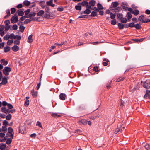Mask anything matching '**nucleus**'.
Masks as SVG:
<instances>
[{"mask_svg": "<svg viewBox=\"0 0 150 150\" xmlns=\"http://www.w3.org/2000/svg\"><path fill=\"white\" fill-rule=\"evenodd\" d=\"M125 127L124 125L122 126L120 124L117 125V128H116L114 132V133L117 134L119 132H121L123 130H124Z\"/></svg>", "mask_w": 150, "mask_h": 150, "instance_id": "f257e3e1", "label": "nucleus"}, {"mask_svg": "<svg viewBox=\"0 0 150 150\" xmlns=\"http://www.w3.org/2000/svg\"><path fill=\"white\" fill-rule=\"evenodd\" d=\"M147 19L145 18L144 15H142L139 16L138 18V21L140 23H142L148 22Z\"/></svg>", "mask_w": 150, "mask_h": 150, "instance_id": "f03ea898", "label": "nucleus"}, {"mask_svg": "<svg viewBox=\"0 0 150 150\" xmlns=\"http://www.w3.org/2000/svg\"><path fill=\"white\" fill-rule=\"evenodd\" d=\"M18 21V16L17 15L15 14L11 19V22L13 24L16 23Z\"/></svg>", "mask_w": 150, "mask_h": 150, "instance_id": "7ed1b4c3", "label": "nucleus"}, {"mask_svg": "<svg viewBox=\"0 0 150 150\" xmlns=\"http://www.w3.org/2000/svg\"><path fill=\"white\" fill-rule=\"evenodd\" d=\"M11 70L10 67H5L3 69V72L4 74L6 76H8L9 75V72L11 71Z\"/></svg>", "mask_w": 150, "mask_h": 150, "instance_id": "20e7f679", "label": "nucleus"}, {"mask_svg": "<svg viewBox=\"0 0 150 150\" xmlns=\"http://www.w3.org/2000/svg\"><path fill=\"white\" fill-rule=\"evenodd\" d=\"M44 17L47 19H52L53 18L54 16L52 14H50L48 11H46L44 15Z\"/></svg>", "mask_w": 150, "mask_h": 150, "instance_id": "39448f33", "label": "nucleus"}, {"mask_svg": "<svg viewBox=\"0 0 150 150\" xmlns=\"http://www.w3.org/2000/svg\"><path fill=\"white\" fill-rule=\"evenodd\" d=\"M144 87L147 89H149L150 88V81L149 80H146L144 83Z\"/></svg>", "mask_w": 150, "mask_h": 150, "instance_id": "423d86ee", "label": "nucleus"}, {"mask_svg": "<svg viewBox=\"0 0 150 150\" xmlns=\"http://www.w3.org/2000/svg\"><path fill=\"white\" fill-rule=\"evenodd\" d=\"M82 6L86 7V8H91L90 6H88V3L86 1H84L81 3H80Z\"/></svg>", "mask_w": 150, "mask_h": 150, "instance_id": "0eeeda50", "label": "nucleus"}, {"mask_svg": "<svg viewBox=\"0 0 150 150\" xmlns=\"http://www.w3.org/2000/svg\"><path fill=\"white\" fill-rule=\"evenodd\" d=\"M8 133L11 134L9 137H11L12 138H13L14 134L13 129L11 127H9L8 128Z\"/></svg>", "mask_w": 150, "mask_h": 150, "instance_id": "6e6552de", "label": "nucleus"}, {"mask_svg": "<svg viewBox=\"0 0 150 150\" xmlns=\"http://www.w3.org/2000/svg\"><path fill=\"white\" fill-rule=\"evenodd\" d=\"M88 3V6H90L91 7V6H94L96 3V1L94 0H91Z\"/></svg>", "mask_w": 150, "mask_h": 150, "instance_id": "1a4fd4ad", "label": "nucleus"}, {"mask_svg": "<svg viewBox=\"0 0 150 150\" xmlns=\"http://www.w3.org/2000/svg\"><path fill=\"white\" fill-rule=\"evenodd\" d=\"M122 8L124 9L125 11H126L127 9L128 8V7H127L128 4L127 3V2H122Z\"/></svg>", "mask_w": 150, "mask_h": 150, "instance_id": "9d476101", "label": "nucleus"}, {"mask_svg": "<svg viewBox=\"0 0 150 150\" xmlns=\"http://www.w3.org/2000/svg\"><path fill=\"white\" fill-rule=\"evenodd\" d=\"M19 132L22 134L24 133V131L25 130V128L23 126H20L19 128Z\"/></svg>", "mask_w": 150, "mask_h": 150, "instance_id": "9b49d317", "label": "nucleus"}, {"mask_svg": "<svg viewBox=\"0 0 150 150\" xmlns=\"http://www.w3.org/2000/svg\"><path fill=\"white\" fill-rule=\"evenodd\" d=\"M59 97L62 100H64L66 97V95L64 93H61L59 95Z\"/></svg>", "mask_w": 150, "mask_h": 150, "instance_id": "f8f14e48", "label": "nucleus"}, {"mask_svg": "<svg viewBox=\"0 0 150 150\" xmlns=\"http://www.w3.org/2000/svg\"><path fill=\"white\" fill-rule=\"evenodd\" d=\"M86 8V10L84 11L83 13L84 14H88L91 13V11L90 9H91V10L93 9L91 7V8Z\"/></svg>", "mask_w": 150, "mask_h": 150, "instance_id": "ddd939ff", "label": "nucleus"}, {"mask_svg": "<svg viewBox=\"0 0 150 150\" xmlns=\"http://www.w3.org/2000/svg\"><path fill=\"white\" fill-rule=\"evenodd\" d=\"M23 9H20L18 10L17 13H18L19 16H22L24 15V12L23 11Z\"/></svg>", "mask_w": 150, "mask_h": 150, "instance_id": "4468645a", "label": "nucleus"}, {"mask_svg": "<svg viewBox=\"0 0 150 150\" xmlns=\"http://www.w3.org/2000/svg\"><path fill=\"white\" fill-rule=\"evenodd\" d=\"M7 78H8V77H4L2 79V82H1V83L2 84L5 85L7 83Z\"/></svg>", "mask_w": 150, "mask_h": 150, "instance_id": "2eb2a0df", "label": "nucleus"}, {"mask_svg": "<svg viewBox=\"0 0 150 150\" xmlns=\"http://www.w3.org/2000/svg\"><path fill=\"white\" fill-rule=\"evenodd\" d=\"M53 0H50L49 1L46 2L48 6H50L52 7H54L55 5L52 3Z\"/></svg>", "mask_w": 150, "mask_h": 150, "instance_id": "dca6fc26", "label": "nucleus"}, {"mask_svg": "<svg viewBox=\"0 0 150 150\" xmlns=\"http://www.w3.org/2000/svg\"><path fill=\"white\" fill-rule=\"evenodd\" d=\"M61 115L59 113H52L51 114V116L54 117H59L61 116Z\"/></svg>", "mask_w": 150, "mask_h": 150, "instance_id": "f3484780", "label": "nucleus"}, {"mask_svg": "<svg viewBox=\"0 0 150 150\" xmlns=\"http://www.w3.org/2000/svg\"><path fill=\"white\" fill-rule=\"evenodd\" d=\"M18 25L20 26L19 28L20 31L22 33L23 32L25 29V27L21 25L20 23H18Z\"/></svg>", "mask_w": 150, "mask_h": 150, "instance_id": "a211bd4d", "label": "nucleus"}, {"mask_svg": "<svg viewBox=\"0 0 150 150\" xmlns=\"http://www.w3.org/2000/svg\"><path fill=\"white\" fill-rule=\"evenodd\" d=\"M75 9L78 10H81V5L80 3H78L77 5H76L75 6Z\"/></svg>", "mask_w": 150, "mask_h": 150, "instance_id": "6ab92c4d", "label": "nucleus"}, {"mask_svg": "<svg viewBox=\"0 0 150 150\" xmlns=\"http://www.w3.org/2000/svg\"><path fill=\"white\" fill-rule=\"evenodd\" d=\"M6 146V145L5 144L1 143L0 144V149L1 150L4 149Z\"/></svg>", "mask_w": 150, "mask_h": 150, "instance_id": "aec40b11", "label": "nucleus"}, {"mask_svg": "<svg viewBox=\"0 0 150 150\" xmlns=\"http://www.w3.org/2000/svg\"><path fill=\"white\" fill-rule=\"evenodd\" d=\"M32 36H33V35L32 34L30 35L29 36L28 38V40H27V41L28 43H30L32 42H33V40L32 38Z\"/></svg>", "mask_w": 150, "mask_h": 150, "instance_id": "412c9836", "label": "nucleus"}, {"mask_svg": "<svg viewBox=\"0 0 150 150\" xmlns=\"http://www.w3.org/2000/svg\"><path fill=\"white\" fill-rule=\"evenodd\" d=\"M119 3L116 1L112 3V6L114 8L117 7L119 5Z\"/></svg>", "mask_w": 150, "mask_h": 150, "instance_id": "4be33fe9", "label": "nucleus"}, {"mask_svg": "<svg viewBox=\"0 0 150 150\" xmlns=\"http://www.w3.org/2000/svg\"><path fill=\"white\" fill-rule=\"evenodd\" d=\"M31 21H35V20L33 18H32L31 19H26L25 21L24 22V23L25 24H27L28 23L30 22Z\"/></svg>", "mask_w": 150, "mask_h": 150, "instance_id": "5701e85b", "label": "nucleus"}, {"mask_svg": "<svg viewBox=\"0 0 150 150\" xmlns=\"http://www.w3.org/2000/svg\"><path fill=\"white\" fill-rule=\"evenodd\" d=\"M12 49L14 52L17 51L19 49V47L16 45H14L12 47Z\"/></svg>", "mask_w": 150, "mask_h": 150, "instance_id": "b1692460", "label": "nucleus"}, {"mask_svg": "<svg viewBox=\"0 0 150 150\" xmlns=\"http://www.w3.org/2000/svg\"><path fill=\"white\" fill-rule=\"evenodd\" d=\"M1 63L4 65H6L8 64V62L4 59H2L0 60Z\"/></svg>", "mask_w": 150, "mask_h": 150, "instance_id": "393cba45", "label": "nucleus"}, {"mask_svg": "<svg viewBox=\"0 0 150 150\" xmlns=\"http://www.w3.org/2000/svg\"><path fill=\"white\" fill-rule=\"evenodd\" d=\"M121 10V7H117L115 8L114 11L116 13V12H119V11H120ZM112 10H114V9H112Z\"/></svg>", "mask_w": 150, "mask_h": 150, "instance_id": "a878e982", "label": "nucleus"}, {"mask_svg": "<svg viewBox=\"0 0 150 150\" xmlns=\"http://www.w3.org/2000/svg\"><path fill=\"white\" fill-rule=\"evenodd\" d=\"M44 13V12L43 10H41L37 13V15L38 16H41Z\"/></svg>", "mask_w": 150, "mask_h": 150, "instance_id": "bb28decb", "label": "nucleus"}, {"mask_svg": "<svg viewBox=\"0 0 150 150\" xmlns=\"http://www.w3.org/2000/svg\"><path fill=\"white\" fill-rule=\"evenodd\" d=\"M31 93L33 97H35L37 96V92L34 91V90H32Z\"/></svg>", "mask_w": 150, "mask_h": 150, "instance_id": "cd10ccee", "label": "nucleus"}, {"mask_svg": "<svg viewBox=\"0 0 150 150\" xmlns=\"http://www.w3.org/2000/svg\"><path fill=\"white\" fill-rule=\"evenodd\" d=\"M118 26L120 29H122L124 27V25L120 23H119Z\"/></svg>", "mask_w": 150, "mask_h": 150, "instance_id": "c85d7f7f", "label": "nucleus"}, {"mask_svg": "<svg viewBox=\"0 0 150 150\" xmlns=\"http://www.w3.org/2000/svg\"><path fill=\"white\" fill-rule=\"evenodd\" d=\"M23 3L24 5L27 6H29L30 4V2L27 0H25Z\"/></svg>", "mask_w": 150, "mask_h": 150, "instance_id": "c756f323", "label": "nucleus"}, {"mask_svg": "<svg viewBox=\"0 0 150 150\" xmlns=\"http://www.w3.org/2000/svg\"><path fill=\"white\" fill-rule=\"evenodd\" d=\"M97 6L98 9L102 10L103 9V8L102 5L99 3H98L97 4Z\"/></svg>", "mask_w": 150, "mask_h": 150, "instance_id": "7c9ffc66", "label": "nucleus"}, {"mask_svg": "<svg viewBox=\"0 0 150 150\" xmlns=\"http://www.w3.org/2000/svg\"><path fill=\"white\" fill-rule=\"evenodd\" d=\"M4 52H6L10 50V47L8 46H6L4 48Z\"/></svg>", "mask_w": 150, "mask_h": 150, "instance_id": "2f4dec72", "label": "nucleus"}, {"mask_svg": "<svg viewBox=\"0 0 150 150\" xmlns=\"http://www.w3.org/2000/svg\"><path fill=\"white\" fill-rule=\"evenodd\" d=\"M139 13V11L137 9L135 10L134 11V12L132 13V14H134V15L135 16H137L138 15Z\"/></svg>", "mask_w": 150, "mask_h": 150, "instance_id": "473e14b6", "label": "nucleus"}, {"mask_svg": "<svg viewBox=\"0 0 150 150\" xmlns=\"http://www.w3.org/2000/svg\"><path fill=\"white\" fill-rule=\"evenodd\" d=\"M134 27L137 30H139L142 28L141 26L139 24H135Z\"/></svg>", "mask_w": 150, "mask_h": 150, "instance_id": "72a5a7b5", "label": "nucleus"}, {"mask_svg": "<svg viewBox=\"0 0 150 150\" xmlns=\"http://www.w3.org/2000/svg\"><path fill=\"white\" fill-rule=\"evenodd\" d=\"M81 122L84 125H86L87 124V121L86 120L82 119L79 122Z\"/></svg>", "mask_w": 150, "mask_h": 150, "instance_id": "f704fd0d", "label": "nucleus"}, {"mask_svg": "<svg viewBox=\"0 0 150 150\" xmlns=\"http://www.w3.org/2000/svg\"><path fill=\"white\" fill-rule=\"evenodd\" d=\"M150 92V90H147L146 91V93L145 94L144 96V98H146L148 97L149 96V93Z\"/></svg>", "mask_w": 150, "mask_h": 150, "instance_id": "c9c22d12", "label": "nucleus"}, {"mask_svg": "<svg viewBox=\"0 0 150 150\" xmlns=\"http://www.w3.org/2000/svg\"><path fill=\"white\" fill-rule=\"evenodd\" d=\"M123 15L121 14L118 13L117 15V18H118L119 20H120L122 18Z\"/></svg>", "mask_w": 150, "mask_h": 150, "instance_id": "e433bc0d", "label": "nucleus"}, {"mask_svg": "<svg viewBox=\"0 0 150 150\" xmlns=\"http://www.w3.org/2000/svg\"><path fill=\"white\" fill-rule=\"evenodd\" d=\"M125 79V77H120L117 79V81L119 82Z\"/></svg>", "mask_w": 150, "mask_h": 150, "instance_id": "4c0bfd02", "label": "nucleus"}, {"mask_svg": "<svg viewBox=\"0 0 150 150\" xmlns=\"http://www.w3.org/2000/svg\"><path fill=\"white\" fill-rule=\"evenodd\" d=\"M97 15V12L93 11L92 12L91 14V16L93 17L96 16Z\"/></svg>", "mask_w": 150, "mask_h": 150, "instance_id": "58836bf2", "label": "nucleus"}, {"mask_svg": "<svg viewBox=\"0 0 150 150\" xmlns=\"http://www.w3.org/2000/svg\"><path fill=\"white\" fill-rule=\"evenodd\" d=\"M11 115L10 114H9L6 117V118L7 120H9L11 119Z\"/></svg>", "mask_w": 150, "mask_h": 150, "instance_id": "ea45409f", "label": "nucleus"}, {"mask_svg": "<svg viewBox=\"0 0 150 150\" xmlns=\"http://www.w3.org/2000/svg\"><path fill=\"white\" fill-rule=\"evenodd\" d=\"M120 20L121 22L122 23H125L127 21V19L125 18H122Z\"/></svg>", "mask_w": 150, "mask_h": 150, "instance_id": "a19ab883", "label": "nucleus"}, {"mask_svg": "<svg viewBox=\"0 0 150 150\" xmlns=\"http://www.w3.org/2000/svg\"><path fill=\"white\" fill-rule=\"evenodd\" d=\"M12 141V139L11 138H8L7 139L6 142V143L7 144H11V142Z\"/></svg>", "mask_w": 150, "mask_h": 150, "instance_id": "79ce46f5", "label": "nucleus"}, {"mask_svg": "<svg viewBox=\"0 0 150 150\" xmlns=\"http://www.w3.org/2000/svg\"><path fill=\"white\" fill-rule=\"evenodd\" d=\"M9 38H10L11 39H14L15 35L13 33H11L10 34V35H9Z\"/></svg>", "mask_w": 150, "mask_h": 150, "instance_id": "37998d69", "label": "nucleus"}, {"mask_svg": "<svg viewBox=\"0 0 150 150\" xmlns=\"http://www.w3.org/2000/svg\"><path fill=\"white\" fill-rule=\"evenodd\" d=\"M127 16H128V17H127L128 19L129 20V21L130 19H131L132 17V15H131V13L129 12H128L127 13Z\"/></svg>", "mask_w": 150, "mask_h": 150, "instance_id": "c03bdc74", "label": "nucleus"}, {"mask_svg": "<svg viewBox=\"0 0 150 150\" xmlns=\"http://www.w3.org/2000/svg\"><path fill=\"white\" fill-rule=\"evenodd\" d=\"M10 27V26L9 25H5L4 28L5 30L7 31L8 30Z\"/></svg>", "mask_w": 150, "mask_h": 150, "instance_id": "a18cd8bd", "label": "nucleus"}, {"mask_svg": "<svg viewBox=\"0 0 150 150\" xmlns=\"http://www.w3.org/2000/svg\"><path fill=\"white\" fill-rule=\"evenodd\" d=\"M93 70L94 71L97 72L99 71V68L97 66H96L94 67Z\"/></svg>", "mask_w": 150, "mask_h": 150, "instance_id": "49530a36", "label": "nucleus"}, {"mask_svg": "<svg viewBox=\"0 0 150 150\" xmlns=\"http://www.w3.org/2000/svg\"><path fill=\"white\" fill-rule=\"evenodd\" d=\"M3 124L5 126H7L9 124L8 122L6 120H4L3 121Z\"/></svg>", "mask_w": 150, "mask_h": 150, "instance_id": "de8ad7c7", "label": "nucleus"}, {"mask_svg": "<svg viewBox=\"0 0 150 150\" xmlns=\"http://www.w3.org/2000/svg\"><path fill=\"white\" fill-rule=\"evenodd\" d=\"M110 18L112 19H114L115 17V14H113L112 13H110Z\"/></svg>", "mask_w": 150, "mask_h": 150, "instance_id": "09e8293b", "label": "nucleus"}, {"mask_svg": "<svg viewBox=\"0 0 150 150\" xmlns=\"http://www.w3.org/2000/svg\"><path fill=\"white\" fill-rule=\"evenodd\" d=\"M21 37L20 35H15L14 39H17L18 40H20L21 39Z\"/></svg>", "mask_w": 150, "mask_h": 150, "instance_id": "8fccbe9b", "label": "nucleus"}, {"mask_svg": "<svg viewBox=\"0 0 150 150\" xmlns=\"http://www.w3.org/2000/svg\"><path fill=\"white\" fill-rule=\"evenodd\" d=\"M18 26L16 24H14L13 25L12 28L14 30H16L18 28Z\"/></svg>", "mask_w": 150, "mask_h": 150, "instance_id": "3c124183", "label": "nucleus"}, {"mask_svg": "<svg viewBox=\"0 0 150 150\" xmlns=\"http://www.w3.org/2000/svg\"><path fill=\"white\" fill-rule=\"evenodd\" d=\"M4 39L5 40H8L9 39V35H6L4 37Z\"/></svg>", "mask_w": 150, "mask_h": 150, "instance_id": "603ef678", "label": "nucleus"}, {"mask_svg": "<svg viewBox=\"0 0 150 150\" xmlns=\"http://www.w3.org/2000/svg\"><path fill=\"white\" fill-rule=\"evenodd\" d=\"M13 42V41L11 40H8L7 44L8 45H10Z\"/></svg>", "mask_w": 150, "mask_h": 150, "instance_id": "864d4df0", "label": "nucleus"}, {"mask_svg": "<svg viewBox=\"0 0 150 150\" xmlns=\"http://www.w3.org/2000/svg\"><path fill=\"white\" fill-rule=\"evenodd\" d=\"M144 147L147 150H150V147L148 144H146Z\"/></svg>", "mask_w": 150, "mask_h": 150, "instance_id": "5fc2aeb1", "label": "nucleus"}, {"mask_svg": "<svg viewBox=\"0 0 150 150\" xmlns=\"http://www.w3.org/2000/svg\"><path fill=\"white\" fill-rule=\"evenodd\" d=\"M111 23L113 25H115L116 23V20L114 19L112 20L111 22Z\"/></svg>", "mask_w": 150, "mask_h": 150, "instance_id": "6e6d98bb", "label": "nucleus"}, {"mask_svg": "<svg viewBox=\"0 0 150 150\" xmlns=\"http://www.w3.org/2000/svg\"><path fill=\"white\" fill-rule=\"evenodd\" d=\"M30 9H28L27 10L24 11V13L25 15H28L30 12Z\"/></svg>", "mask_w": 150, "mask_h": 150, "instance_id": "4d7b16f0", "label": "nucleus"}, {"mask_svg": "<svg viewBox=\"0 0 150 150\" xmlns=\"http://www.w3.org/2000/svg\"><path fill=\"white\" fill-rule=\"evenodd\" d=\"M6 126H2V131H3V132H5L6 131L7 128L6 127Z\"/></svg>", "mask_w": 150, "mask_h": 150, "instance_id": "13d9d810", "label": "nucleus"}, {"mask_svg": "<svg viewBox=\"0 0 150 150\" xmlns=\"http://www.w3.org/2000/svg\"><path fill=\"white\" fill-rule=\"evenodd\" d=\"M16 11V9L14 8H12L11 9V14H14L15 12Z\"/></svg>", "mask_w": 150, "mask_h": 150, "instance_id": "bf43d9fd", "label": "nucleus"}, {"mask_svg": "<svg viewBox=\"0 0 150 150\" xmlns=\"http://www.w3.org/2000/svg\"><path fill=\"white\" fill-rule=\"evenodd\" d=\"M5 23V25H9V24L10 23V21L9 20H7L5 21L4 22Z\"/></svg>", "mask_w": 150, "mask_h": 150, "instance_id": "052dcab7", "label": "nucleus"}, {"mask_svg": "<svg viewBox=\"0 0 150 150\" xmlns=\"http://www.w3.org/2000/svg\"><path fill=\"white\" fill-rule=\"evenodd\" d=\"M64 44V42H61L60 44H59L57 43H55L54 45L58 46H61Z\"/></svg>", "mask_w": 150, "mask_h": 150, "instance_id": "680f3d73", "label": "nucleus"}, {"mask_svg": "<svg viewBox=\"0 0 150 150\" xmlns=\"http://www.w3.org/2000/svg\"><path fill=\"white\" fill-rule=\"evenodd\" d=\"M6 108L5 107H2L1 108V111L5 113L6 112Z\"/></svg>", "mask_w": 150, "mask_h": 150, "instance_id": "e2e57ef3", "label": "nucleus"}, {"mask_svg": "<svg viewBox=\"0 0 150 150\" xmlns=\"http://www.w3.org/2000/svg\"><path fill=\"white\" fill-rule=\"evenodd\" d=\"M88 16L87 15H81L78 17V18H87Z\"/></svg>", "mask_w": 150, "mask_h": 150, "instance_id": "0e129e2a", "label": "nucleus"}, {"mask_svg": "<svg viewBox=\"0 0 150 150\" xmlns=\"http://www.w3.org/2000/svg\"><path fill=\"white\" fill-rule=\"evenodd\" d=\"M7 106L8 108L9 109H12L13 108V105L10 104H8L7 105Z\"/></svg>", "mask_w": 150, "mask_h": 150, "instance_id": "69168bd1", "label": "nucleus"}, {"mask_svg": "<svg viewBox=\"0 0 150 150\" xmlns=\"http://www.w3.org/2000/svg\"><path fill=\"white\" fill-rule=\"evenodd\" d=\"M129 27H130L132 28V27H135V24H134V23L133 22L132 23H129Z\"/></svg>", "mask_w": 150, "mask_h": 150, "instance_id": "338daca9", "label": "nucleus"}, {"mask_svg": "<svg viewBox=\"0 0 150 150\" xmlns=\"http://www.w3.org/2000/svg\"><path fill=\"white\" fill-rule=\"evenodd\" d=\"M29 100H26L25 103V105L26 106H28L29 105Z\"/></svg>", "mask_w": 150, "mask_h": 150, "instance_id": "774afa93", "label": "nucleus"}]
</instances>
